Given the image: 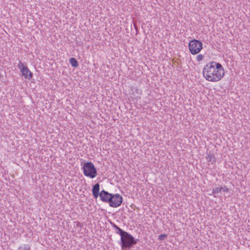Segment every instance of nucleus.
I'll use <instances>...</instances> for the list:
<instances>
[{
	"instance_id": "obj_2",
	"label": "nucleus",
	"mask_w": 250,
	"mask_h": 250,
	"mask_svg": "<svg viewBox=\"0 0 250 250\" xmlns=\"http://www.w3.org/2000/svg\"><path fill=\"white\" fill-rule=\"evenodd\" d=\"M83 174L90 178H94L97 174V170L94 164L91 162H86L83 167Z\"/></svg>"
},
{
	"instance_id": "obj_1",
	"label": "nucleus",
	"mask_w": 250,
	"mask_h": 250,
	"mask_svg": "<svg viewBox=\"0 0 250 250\" xmlns=\"http://www.w3.org/2000/svg\"><path fill=\"white\" fill-rule=\"evenodd\" d=\"M204 78L210 82H218L225 76V69L222 65L212 61L207 63L203 69Z\"/></svg>"
},
{
	"instance_id": "obj_4",
	"label": "nucleus",
	"mask_w": 250,
	"mask_h": 250,
	"mask_svg": "<svg viewBox=\"0 0 250 250\" xmlns=\"http://www.w3.org/2000/svg\"><path fill=\"white\" fill-rule=\"evenodd\" d=\"M188 48L192 55L197 54L202 49L203 43L200 41L193 39L188 43Z\"/></svg>"
},
{
	"instance_id": "obj_16",
	"label": "nucleus",
	"mask_w": 250,
	"mask_h": 250,
	"mask_svg": "<svg viewBox=\"0 0 250 250\" xmlns=\"http://www.w3.org/2000/svg\"><path fill=\"white\" fill-rule=\"evenodd\" d=\"M220 189V190L221 191V190L222 189L223 191H228V188H219Z\"/></svg>"
},
{
	"instance_id": "obj_14",
	"label": "nucleus",
	"mask_w": 250,
	"mask_h": 250,
	"mask_svg": "<svg viewBox=\"0 0 250 250\" xmlns=\"http://www.w3.org/2000/svg\"><path fill=\"white\" fill-rule=\"evenodd\" d=\"M204 56L201 54H198L196 57V60L198 62H200L204 59Z\"/></svg>"
},
{
	"instance_id": "obj_8",
	"label": "nucleus",
	"mask_w": 250,
	"mask_h": 250,
	"mask_svg": "<svg viewBox=\"0 0 250 250\" xmlns=\"http://www.w3.org/2000/svg\"><path fill=\"white\" fill-rule=\"evenodd\" d=\"M207 160L209 163L211 164L215 163L216 162V158L213 153L209 152L207 153Z\"/></svg>"
},
{
	"instance_id": "obj_6",
	"label": "nucleus",
	"mask_w": 250,
	"mask_h": 250,
	"mask_svg": "<svg viewBox=\"0 0 250 250\" xmlns=\"http://www.w3.org/2000/svg\"><path fill=\"white\" fill-rule=\"evenodd\" d=\"M17 67L20 70L22 75L28 80H30L32 77V74L28 67L23 64V63L19 61Z\"/></svg>"
},
{
	"instance_id": "obj_9",
	"label": "nucleus",
	"mask_w": 250,
	"mask_h": 250,
	"mask_svg": "<svg viewBox=\"0 0 250 250\" xmlns=\"http://www.w3.org/2000/svg\"><path fill=\"white\" fill-rule=\"evenodd\" d=\"M112 227L115 229V232L117 234H119L121 236V235H123L126 231L123 230L119 227H118L116 224L111 223Z\"/></svg>"
},
{
	"instance_id": "obj_17",
	"label": "nucleus",
	"mask_w": 250,
	"mask_h": 250,
	"mask_svg": "<svg viewBox=\"0 0 250 250\" xmlns=\"http://www.w3.org/2000/svg\"><path fill=\"white\" fill-rule=\"evenodd\" d=\"M99 184H96L93 187V188H99Z\"/></svg>"
},
{
	"instance_id": "obj_13",
	"label": "nucleus",
	"mask_w": 250,
	"mask_h": 250,
	"mask_svg": "<svg viewBox=\"0 0 250 250\" xmlns=\"http://www.w3.org/2000/svg\"><path fill=\"white\" fill-rule=\"evenodd\" d=\"M99 189L100 188H92L93 196L96 198L99 196Z\"/></svg>"
},
{
	"instance_id": "obj_7",
	"label": "nucleus",
	"mask_w": 250,
	"mask_h": 250,
	"mask_svg": "<svg viewBox=\"0 0 250 250\" xmlns=\"http://www.w3.org/2000/svg\"><path fill=\"white\" fill-rule=\"evenodd\" d=\"M111 193H108V192L105 190H102L99 194V197L101 201L104 202L108 203L109 201V199L111 197Z\"/></svg>"
},
{
	"instance_id": "obj_5",
	"label": "nucleus",
	"mask_w": 250,
	"mask_h": 250,
	"mask_svg": "<svg viewBox=\"0 0 250 250\" xmlns=\"http://www.w3.org/2000/svg\"><path fill=\"white\" fill-rule=\"evenodd\" d=\"M123 201L122 197L119 194H111V197L108 202L109 205L112 208L119 207Z\"/></svg>"
},
{
	"instance_id": "obj_15",
	"label": "nucleus",
	"mask_w": 250,
	"mask_h": 250,
	"mask_svg": "<svg viewBox=\"0 0 250 250\" xmlns=\"http://www.w3.org/2000/svg\"><path fill=\"white\" fill-rule=\"evenodd\" d=\"M166 237H167V235L161 234V235L159 236V239L161 240H162L164 239V238H166Z\"/></svg>"
},
{
	"instance_id": "obj_11",
	"label": "nucleus",
	"mask_w": 250,
	"mask_h": 250,
	"mask_svg": "<svg viewBox=\"0 0 250 250\" xmlns=\"http://www.w3.org/2000/svg\"><path fill=\"white\" fill-rule=\"evenodd\" d=\"M70 63L73 67H76L78 65L77 61L74 58H71L69 60Z\"/></svg>"
},
{
	"instance_id": "obj_10",
	"label": "nucleus",
	"mask_w": 250,
	"mask_h": 250,
	"mask_svg": "<svg viewBox=\"0 0 250 250\" xmlns=\"http://www.w3.org/2000/svg\"><path fill=\"white\" fill-rule=\"evenodd\" d=\"M132 94L135 95L137 94L140 95L142 94V90L137 88V87H132L131 88Z\"/></svg>"
},
{
	"instance_id": "obj_12",
	"label": "nucleus",
	"mask_w": 250,
	"mask_h": 250,
	"mask_svg": "<svg viewBox=\"0 0 250 250\" xmlns=\"http://www.w3.org/2000/svg\"><path fill=\"white\" fill-rule=\"evenodd\" d=\"M18 250H31V249L28 245L23 244L19 247Z\"/></svg>"
},
{
	"instance_id": "obj_3",
	"label": "nucleus",
	"mask_w": 250,
	"mask_h": 250,
	"mask_svg": "<svg viewBox=\"0 0 250 250\" xmlns=\"http://www.w3.org/2000/svg\"><path fill=\"white\" fill-rule=\"evenodd\" d=\"M121 241L122 243L121 246L122 248H129L137 243L134 237L127 232L121 235Z\"/></svg>"
}]
</instances>
